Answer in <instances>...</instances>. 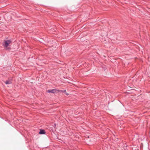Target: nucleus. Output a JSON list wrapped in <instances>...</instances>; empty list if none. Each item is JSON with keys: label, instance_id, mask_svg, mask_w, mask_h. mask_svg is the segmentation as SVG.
I'll return each mask as SVG.
<instances>
[{"label": "nucleus", "instance_id": "obj_1", "mask_svg": "<svg viewBox=\"0 0 150 150\" xmlns=\"http://www.w3.org/2000/svg\"><path fill=\"white\" fill-rule=\"evenodd\" d=\"M11 40H6L3 43V45L5 47H7L9 46V44L11 43Z\"/></svg>", "mask_w": 150, "mask_h": 150}, {"label": "nucleus", "instance_id": "obj_2", "mask_svg": "<svg viewBox=\"0 0 150 150\" xmlns=\"http://www.w3.org/2000/svg\"><path fill=\"white\" fill-rule=\"evenodd\" d=\"M58 90H59L56 89H54L52 90H48L47 92L50 93H54L57 92H59Z\"/></svg>", "mask_w": 150, "mask_h": 150}, {"label": "nucleus", "instance_id": "obj_3", "mask_svg": "<svg viewBox=\"0 0 150 150\" xmlns=\"http://www.w3.org/2000/svg\"><path fill=\"white\" fill-rule=\"evenodd\" d=\"M58 91L59 92H63L64 93H65L66 94V95H67V96H68L69 95V94L68 93H67L66 90H58Z\"/></svg>", "mask_w": 150, "mask_h": 150}, {"label": "nucleus", "instance_id": "obj_4", "mask_svg": "<svg viewBox=\"0 0 150 150\" xmlns=\"http://www.w3.org/2000/svg\"><path fill=\"white\" fill-rule=\"evenodd\" d=\"M45 133V131L43 129H41L39 132L40 134H44Z\"/></svg>", "mask_w": 150, "mask_h": 150}, {"label": "nucleus", "instance_id": "obj_5", "mask_svg": "<svg viewBox=\"0 0 150 150\" xmlns=\"http://www.w3.org/2000/svg\"><path fill=\"white\" fill-rule=\"evenodd\" d=\"M5 83L6 84H8L11 83L12 82L11 80H8L6 81L5 82Z\"/></svg>", "mask_w": 150, "mask_h": 150}]
</instances>
